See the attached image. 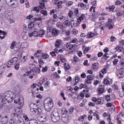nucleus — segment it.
I'll return each mask as SVG.
<instances>
[{"instance_id": "5701e85b", "label": "nucleus", "mask_w": 124, "mask_h": 124, "mask_svg": "<svg viewBox=\"0 0 124 124\" xmlns=\"http://www.w3.org/2000/svg\"><path fill=\"white\" fill-rule=\"evenodd\" d=\"M60 41H61V40H58L56 42V43L55 44V46L56 47H58L60 46L61 44V43L60 42Z\"/></svg>"}, {"instance_id": "13d9d810", "label": "nucleus", "mask_w": 124, "mask_h": 124, "mask_svg": "<svg viewBox=\"0 0 124 124\" xmlns=\"http://www.w3.org/2000/svg\"><path fill=\"white\" fill-rule=\"evenodd\" d=\"M4 104V103L3 101H1L0 102V110H1L2 108L3 107V105Z\"/></svg>"}, {"instance_id": "9b49d317", "label": "nucleus", "mask_w": 124, "mask_h": 124, "mask_svg": "<svg viewBox=\"0 0 124 124\" xmlns=\"http://www.w3.org/2000/svg\"><path fill=\"white\" fill-rule=\"evenodd\" d=\"M29 124H39L38 123V121L35 119H31L29 120Z\"/></svg>"}, {"instance_id": "6ab92c4d", "label": "nucleus", "mask_w": 124, "mask_h": 124, "mask_svg": "<svg viewBox=\"0 0 124 124\" xmlns=\"http://www.w3.org/2000/svg\"><path fill=\"white\" fill-rule=\"evenodd\" d=\"M46 119L45 116H41L40 117V120L41 122H44L46 121Z\"/></svg>"}, {"instance_id": "393cba45", "label": "nucleus", "mask_w": 124, "mask_h": 124, "mask_svg": "<svg viewBox=\"0 0 124 124\" xmlns=\"http://www.w3.org/2000/svg\"><path fill=\"white\" fill-rule=\"evenodd\" d=\"M86 115H84L83 116H81L79 117L78 118V120L80 121H82L84 120V118L85 117H86Z\"/></svg>"}, {"instance_id": "c85d7f7f", "label": "nucleus", "mask_w": 124, "mask_h": 124, "mask_svg": "<svg viewBox=\"0 0 124 124\" xmlns=\"http://www.w3.org/2000/svg\"><path fill=\"white\" fill-rule=\"evenodd\" d=\"M56 25L58 28H59L61 29L62 28V24L61 22L57 23L56 24Z\"/></svg>"}, {"instance_id": "680f3d73", "label": "nucleus", "mask_w": 124, "mask_h": 124, "mask_svg": "<svg viewBox=\"0 0 124 124\" xmlns=\"http://www.w3.org/2000/svg\"><path fill=\"white\" fill-rule=\"evenodd\" d=\"M33 16L31 15H29V16L27 17V18L30 20H31V19H33Z\"/></svg>"}, {"instance_id": "b1692460", "label": "nucleus", "mask_w": 124, "mask_h": 124, "mask_svg": "<svg viewBox=\"0 0 124 124\" xmlns=\"http://www.w3.org/2000/svg\"><path fill=\"white\" fill-rule=\"evenodd\" d=\"M39 36L42 37L43 36L44 33V31L43 30H41L40 32H39Z\"/></svg>"}, {"instance_id": "a18cd8bd", "label": "nucleus", "mask_w": 124, "mask_h": 124, "mask_svg": "<svg viewBox=\"0 0 124 124\" xmlns=\"http://www.w3.org/2000/svg\"><path fill=\"white\" fill-rule=\"evenodd\" d=\"M36 112H38L39 114H41V109L40 108H37L36 109Z\"/></svg>"}, {"instance_id": "09e8293b", "label": "nucleus", "mask_w": 124, "mask_h": 124, "mask_svg": "<svg viewBox=\"0 0 124 124\" xmlns=\"http://www.w3.org/2000/svg\"><path fill=\"white\" fill-rule=\"evenodd\" d=\"M112 88L114 90H118V86L115 85H112Z\"/></svg>"}, {"instance_id": "bb28decb", "label": "nucleus", "mask_w": 124, "mask_h": 124, "mask_svg": "<svg viewBox=\"0 0 124 124\" xmlns=\"http://www.w3.org/2000/svg\"><path fill=\"white\" fill-rule=\"evenodd\" d=\"M52 35H55L57 34L58 31L55 29H53L52 31Z\"/></svg>"}, {"instance_id": "a211bd4d", "label": "nucleus", "mask_w": 124, "mask_h": 124, "mask_svg": "<svg viewBox=\"0 0 124 124\" xmlns=\"http://www.w3.org/2000/svg\"><path fill=\"white\" fill-rule=\"evenodd\" d=\"M11 116L13 118L15 119H16V118L17 117V118H19V117H20V116L19 115L15 113H13L12 114Z\"/></svg>"}, {"instance_id": "bf43d9fd", "label": "nucleus", "mask_w": 124, "mask_h": 124, "mask_svg": "<svg viewBox=\"0 0 124 124\" xmlns=\"http://www.w3.org/2000/svg\"><path fill=\"white\" fill-rule=\"evenodd\" d=\"M11 64H12V63L10 60L7 63V65L8 67H9L10 66Z\"/></svg>"}, {"instance_id": "cd10ccee", "label": "nucleus", "mask_w": 124, "mask_h": 124, "mask_svg": "<svg viewBox=\"0 0 124 124\" xmlns=\"http://www.w3.org/2000/svg\"><path fill=\"white\" fill-rule=\"evenodd\" d=\"M32 10L34 11H36L37 13H38L39 12V8L38 7H34V8L32 9Z\"/></svg>"}, {"instance_id": "a878e982", "label": "nucleus", "mask_w": 124, "mask_h": 124, "mask_svg": "<svg viewBox=\"0 0 124 124\" xmlns=\"http://www.w3.org/2000/svg\"><path fill=\"white\" fill-rule=\"evenodd\" d=\"M41 13L43 14V15L45 16H46L47 15V11L44 10H43L41 11Z\"/></svg>"}, {"instance_id": "864d4df0", "label": "nucleus", "mask_w": 124, "mask_h": 124, "mask_svg": "<svg viewBox=\"0 0 124 124\" xmlns=\"http://www.w3.org/2000/svg\"><path fill=\"white\" fill-rule=\"evenodd\" d=\"M80 80V78L78 77H75V82L77 83L79 82Z\"/></svg>"}, {"instance_id": "9d476101", "label": "nucleus", "mask_w": 124, "mask_h": 124, "mask_svg": "<svg viewBox=\"0 0 124 124\" xmlns=\"http://www.w3.org/2000/svg\"><path fill=\"white\" fill-rule=\"evenodd\" d=\"M104 85H101L99 86V88L98 89L99 93H102L104 91Z\"/></svg>"}, {"instance_id": "2f4dec72", "label": "nucleus", "mask_w": 124, "mask_h": 124, "mask_svg": "<svg viewBox=\"0 0 124 124\" xmlns=\"http://www.w3.org/2000/svg\"><path fill=\"white\" fill-rule=\"evenodd\" d=\"M110 95L108 94L106 96L105 100L107 101H110Z\"/></svg>"}, {"instance_id": "603ef678", "label": "nucleus", "mask_w": 124, "mask_h": 124, "mask_svg": "<svg viewBox=\"0 0 124 124\" xmlns=\"http://www.w3.org/2000/svg\"><path fill=\"white\" fill-rule=\"evenodd\" d=\"M33 23H30L28 25V28L30 29H31L33 27Z\"/></svg>"}, {"instance_id": "e433bc0d", "label": "nucleus", "mask_w": 124, "mask_h": 124, "mask_svg": "<svg viewBox=\"0 0 124 124\" xmlns=\"http://www.w3.org/2000/svg\"><path fill=\"white\" fill-rule=\"evenodd\" d=\"M73 14V12L72 11H70L68 14V15L70 18H71Z\"/></svg>"}, {"instance_id": "39448f33", "label": "nucleus", "mask_w": 124, "mask_h": 124, "mask_svg": "<svg viewBox=\"0 0 124 124\" xmlns=\"http://www.w3.org/2000/svg\"><path fill=\"white\" fill-rule=\"evenodd\" d=\"M18 103L20 107L23 106L24 104L23 98L20 97L18 99Z\"/></svg>"}, {"instance_id": "423d86ee", "label": "nucleus", "mask_w": 124, "mask_h": 124, "mask_svg": "<svg viewBox=\"0 0 124 124\" xmlns=\"http://www.w3.org/2000/svg\"><path fill=\"white\" fill-rule=\"evenodd\" d=\"M98 63L97 62L93 63L92 66V68L93 70H96L98 69Z\"/></svg>"}, {"instance_id": "6e6552de", "label": "nucleus", "mask_w": 124, "mask_h": 124, "mask_svg": "<svg viewBox=\"0 0 124 124\" xmlns=\"http://www.w3.org/2000/svg\"><path fill=\"white\" fill-rule=\"evenodd\" d=\"M96 34H95L92 32H90L86 35V38H90L93 37L94 36H96Z\"/></svg>"}, {"instance_id": "052dcab7", "label": "nucleus", "mask_w": 124, "mask_h": 124, "mask_svg": "<svg viewBox=\"0 0 124 124\" xmlns=\"http://www.w3.org/2000/svg\"><path fill=\"white\" fill-rule=\"evenodd\" d=\"M47 69V66H46L44 68H43L42 70V71L43 72H45L46 71Z\"/></svg>"}, {"instance_id": "2eb2a0df", "label": "nucleus", "mask_w": 124, "mask_h": 124, "mask_svg": "<svg viewBox=\"0 0 124 124\" xmlns=\"http://www.w3.org/2000/svg\"><path fill=\"white\" fill-rule=\"evenodd\" d=\"M118 120H119L120 118L122 120H124V115H123L119 114V115L118 116L116 117Z\"/></svg>"}, {"instance_id": "7c9ffc66", "label": "nucleus", "mask_w": 124, "mask_h": 124, "mask_svg": "<svg viewBox=\"0 0 124 124\" xmlns=\"http://www.w3.org/2000/svg\"><path fill=\"white\" fill-rule=\"evenodd\" d=\"M36 108H32L30 109V110L33 113L35 114L36 112Z\"/></svg>"}, {"instance_id": "6e6d98bb", "label": "nucleus", "mask_w": 124, "mask_h": 124, "mask_svg": "<svg viewBox=\"0 0 124 124\" xmlns=\"http://www.w3.org/2000/svg\"><path fill=\"white\" fill-rule=\"evenodd\" d=\"M122 2L120 1L117 0L115 2V4L117 5H119L121 4Z\"/></svg>"}, {"instance_id": "0eeeda50", "label": "nucleus", "mask_w": 124, "mask_h": 124, "mask_svg": "<svg viewBox=\"0 0 124 124\" xmlns=\"http://www.w3.org/2000/svg\"><path fill=\"white\" fill-rule=\"evenodd\" d=\"M16 121V124H24V122L23 120L20 117Z\"/></svg>"}, {"instance_id": "8fccbe9b", "label": "nucleus", "mask_w": 124, "mask_h": 124, "mask_svg": "<svg viewBox=\"0 0 124 124\" xmlns=\"http://www.w3.org/2000/svg\"><path fill=\"white\" fill-rule=\"evenodd\" d=\"M101 102V100L99 98L97 99L96 103V104H100Z\"/></svg>"}, {"instance_id": "79ce46f5", "label": "nucleus", "mask_w": 124, "mask_h": 124, "mask_svg": "<svg viewBox=\"0 0 124 124\" xmlns=\"http://www.w3.org/2000/svg\"><path fill=\"white\" fill-rule=\"evenodd\" d=\"M108 54L107 53H105L103 56V57L102 58H104L105 60H106L107 59V58L109 57V56H107V55Z\"/></svg>"}, {"instance_id": "f03ea898", "label": "nucleus", "mask_w": 124, "mask_h": 124, "mask_svg": "<svg viewBox=\"0 0 124 124\" xmlns=\"http://www.w3.org/2000/svg\"><path fill=\"white\" fill-rule=\"evenodd\" d=\"M51 117L52 121L54 122H57L59 120L60 117L57 109L54 108V109L51 113Z\"/></svg>"}, {"instance_id": "69168bd1", "label": "nucleus", "mask_w": 124, "mask_h": 124, "mask_svg": "<svg viewBox=\"0 0 124 124\" xmlns=\"http://www.w3.org/2000/svg\"><path fill=\"white\" fill-rule=\"evenodd\" d=\"M64 31L65 32H66L65 34L67 36H69L70 34V32L69 31L67 30L66 31V30L65 29L64 30Z\"/></svg>"}, {"instance_id": "49530a36", "label": "nucleus", "mask_w": 124, "mask_h": 124, "mask_svg": "<svg viewBox=\"0 0 124 124\" xmlns=\"http://www.w3.org/2000/svg\"><path fill=\"white\" fill-rule=\"evenodd\" d=\"M87 78L88 79L90 80L91 81L93 79V77L91 75H90L89 76H87Z\"/></svg>"}, {"instance_id": "473e14b6", "label": "nucleus", "mask_w": 124, "mask_h": 124, "mask_svg": "<svg viewBox=\"0 0 124 124\" xmlns=\"http://www.w3.org/2000/svg\"><path fill=\"white\" fill-rule=\"evenodd\" d=\"M33 36H39V32H38L36 31H34L32 32Z\"/></svg>"}, {"instance_id": "e2e57ef3", "label": "nucleus", "mask_w": 124, "mask_h": 124, "mask_svg": "<svg viewBox=\"0 0 124 124\" xmlns=\"http://www.w3.org/2000/svg\"><path fill=\"white\" fill-rule=\"evenodd\" d=\"M3 119H5L4 123H6L8 122V119L7 116H5L4 117H3Z\"/></svg>"}, {"instance_id": "c756f323", "label": "nucleus", "mask_w": 124, "mask_h": 124, "mask_svg": "<svg viewBox=\"0 0 124 124\" xmlns=\"http://www.w3.org/2000/svg\"><path fill=\"white\" fill-rule=\"evenodd\" d=\"M91 48L90 47H86L85 49L84 50V53L85 54H86V52H87L89 51V50Z\"/></svg>"}, {"instance_id": "dca6fc26", "label": "nucleus", "mask_w": 124, "mask_h": 124, "mask_svg": "<svg viewBox=\"0 0 124 124\" xmlns=\"http://www.w3.org/2000/svg\"><path fill=\"white\" fill-rule=\"evenodd\" d=\"M63 24L65 26H69L70 24V22L68 20H65L63 22Z\"/></svg>"}, {"instance_id": "0e129e2a", "label": "nucleus", "mask_w": 124, "mask_h": 124, "mask_svg": "<svg viewBox=\"0 0 124 124\" xmlns=\"http://www.w3.org/2000/svg\"><path fill=\"white\" fill-rule=\"evenodd\" d=\"M116 38L115 37L112 36L111 37V41L112 42H113L115 40H116Z\"/></svg>"}, {"instance_id": "72a5a7b5", "label": "nucleus", "mask_w": 124, "mask_h": 124, "mask_svg": "<svg viewBox=\"0 0 124 124\" xmlns=\"http://www.w3.org/2000/svg\"><path fill=\"white\" fill-rule=\"evenodd\" d=\"M73 2L72 1H69L68 2L66 3V5L67 6H70L72 5L73 4Z\"/></svg>"}, {"instance_id": "4468645a", "label": "nucleus", "mask_w": 124, "mask_h": 124, "mask_svg": "<svg viewBox=\"0 0 124 124\" xmlns=\"http://www.w3.org/2000/svg\"><path fill=\"white\" fill-rule=\"evenodd\" d=\"M10 60L12 63V64L13 65L17 62V58L16 57H14Z\"/></svg>"}, {"instance_id": "3c124183", "label": "nucleus", "mask_w": 124, "mask_h": 124, "mask_svg": "<svg viewBox=\"0 0 124 124\" xmlns=\"http://www.w3.org/2000/svg\"><path fill=\"white\" fill-rule=\"evenodd\" d=\"M85 82L87 84L89 85L91 84L92 82L91 81L88 79L87 80H86L85 81Z\"/></svg>"}, {"instance_id": "a19ab883", "label": "nucleus", "mask_w": 124, "mask_h": 124, "mask_svg": "<svg viewBox=\"0 0 124 124\" xmlns=\"http://www.w3.org/2000/svg\"><path fill=\"white\" fill-rule=\"evenodd\" d=\"M19 64H17L14 66V68L16 70H18L19 69Z\"/></svg>"}, {"instance_id": "338daca9", "label": "nucleus", "mask_w": 124, "mask_h": 124, "mask_svg": "<svg viewBox=\"0 0 124 124\" xmlns=\"http://www.w3.org/2000/svg\"><path fill=\"white\" fill-rule=\"evenodd\" d=\"M103 54V53L101 52H99L98 53V57H100Z\"/></svg>"}, {"instance_id": "20e7f679", "label": "nucleus", "mask_w": 124, "mask_h": 124, "mask_svg": "<svg viewBox=\"0 0 124 124\" xmlns=\"http://www.w3.org/2000/svg\"><path fill=\"white\" fill-rule=\"evenodd\" d=\"M66 46L67 48L69 49L70 50V51L69 52V53H72L73 52V51L71 49L73 48V47H75L76 45H72L67 43Z\"/></svg>"}, {"instance_id": "ddd939ff", "label": "nucleus", "mask_w": 124, "mask_h": 124, "mask_svg": "<svg viewBox=\"0 0 124 124\" xmlns=\"http://www.w3.org/2000/svg\"><path fill=\"white\" fill-rule=\"evenodd\" d=\"M115 8V6L113 5L111 6H109V7H106V8L107 9H108V10L109 11H113Z\"/></svg>"}, {"instance_id": "c03bdc74", "label": "nucleus", "mask_w": 124, "mask_h": 124, "mask_svg": "<svg viewBox=\"0 0 124 124\" xmlns=\"http://www.w3.org/2000/svg\"><path fill=\"white\" fill-rule=\"evenodd\" d=\"M86 4H85L83 3H81L80 4V7L84 9H85L84 8L85 7Z\"/></svg>"}, {"instance_id": "58836bf2", "label": "nucleus", "mask_w": 124, "mask_h": 124, "mask_svg": "<svg viewBox=\"0 0 124 124\" xmlns=\"http://www.w3.org/2000/svg\"><path fill=\"white\" fill-rule=\"evenodd\" d=\"M107 25L109 29H111L113 27L112 25L111 24H109V23H107Z\"/></svg>"}, {"instance_id": "de8ad7c7", "label": "nucleus", "mask_w": 124, "mask_h": 124, "mask_svg": "<svg viewBox=\"0 0 124 124\" xmlns=\"http://www.w3.org/2000/svg\"><path fill=\"white\" fill-rule=\"evenodd\" d=\"M40 64H44V61L41 59H40L38 60Z\"/></svg>"}, {"instance_id": "1a4fd4ad", "label": "nucleus", "mask_w": 124, "mask_h": 124, "mask_svg": "<svg viewBox=\"0 0 124 124\" xmlns=\"http://www.w3.org/2000/svg\"><path fill=\"white\" fill-rule=\"evenodd\" d=\"M38 70L39 71L38 72L39 73L40 72V69L39 68H34L33 69V70H32L33 72V75H36L37 73V70Z\"/></svg>"}, {"instance_id": "4d7b16f0", "label": "nucleus", "mask_w": 124, "mask_h": 124, "mask_svg": "<svg viewBox=\"0 0 124 124\" xmlns=\"http://www.w3.org/2000/svg\"><path fill=\"white\" fill-rule=\"evenodd\" d=\"M77 41L76 39H72L70 40V42L72 43H76Z\"/></svg>"}, {"instance_id": "412c9836", "label": "nucleus", "mask_w": 124, "mask_h": 124, "mask_svg": "<svg viewBox=\"0 0 124 124\" xmlns=\"http://www.w3.org/2000/svg\"><path fill=\"white\" fill-rule=\"evenodd\" d=\"M49 56L47 54L43 53L42 54V57L45 59H46Z\"/></svg>"}, {"instance_id": "774afa93", "label": "nucleus", "mask_w": 124, "mask_h": 124, "mask_svg": "<svg viewBox=\"0 0 124 124\" xmlns=\"http://www.w3.org/2000/svg\"><path fill=\"white\" fill-rule=\"evenodd\" d=\"M88 105L90 106H94L95 104L92 102H89L88 103Z\"/></svg>"}, {"instance_id": "4be33fe9", "label": "nucleus", "mask_w": 124, "mask_h": 124, "mask_svg": "<svg viewBox=\"0 0 124 124\" xmlns=\"http://www.w3.org/2000/svg\"><path fill=\"white\" fill-rule=\"evenodd\" d=\"M16 42L15 41H13L11 44V46H10V48L11 49L14 48L16 46Z\"/></svg>"}, {"instance_id": "f3484780", "label": "nucleus", "mask_w": 124, "mask_h": 124, "mask_svg": "<svg viewBox=\"0 0 124 124\" xmlns=\"http://www.w3.org/2000/svg\"><path fill=\"white\" fill-rule=\"evenodd\" d=\"M78 10L77 8H75L74 11V14L75 15L78 16L80 15V14L78 12Z\"/></svg>"}, {"instance_id": "f704fd0d", "label": "nucleus", "mask_w": 124, "mask_h": 124, "mask_svg": "<svg viewBox=\"0 0 124 124\" xmlns=\"http://www.w3.org/2000/svg\"><path fill=\"white\" fill-rule=\"evenodd\" d=\"M118 61V59H115L113 61V65H116Z\"/></svg>"}, {"instance_id": "f257e3e1", "label": "nucleus", "mask_w": 124, "mask_h": 124, "mask_svg": "<svg viewBox=\"0 0 124 124\" xmlns=\"http://www.w3.org/2000/svg\"><path fill=\"white\" fill-rule=\"evenodd\" d=\"M15 98V95L14 93L11 91H8L4 94L2 93H0V98L1 101H3L4 99H5L8 102H10Z\"/></svg>"}, {"instance_id": "ea45409f", "label": "nucleus", "mask_w": 124, "mask_h": 124, "mask_svg": "<svg viewBox=\"0 0 124 124\" xmlns=\"http://www.w3.org/2000/svg\"><path fill=\"white\" fill-rule=\"evenodd\" d=\"M109 82V81L107 79H104V80L103 83L105 84H108Z\"/></svg>"}, {"instance_id": "aec40b11", "label": "nucleus", "mask_w": 124, "mask_h": 124, "mask_svg": "<svg viewBox=\"0 0 124 124\" xmlns=\"http://www.w3.org/2000/svg\"><path fill=\"white\" fill-rule=\"evenodd\" d=\"M39 7L41 9H43L45 7V4L43 2H40Z\"/></svg>"}, {"instance_id": "7ed1b4c3", "label": "nucleus", "mask_w": 124, "mask_h": 124, "mask_svg": "<svg viewBox=\"0 0 124 124\" xmlns=\"http://www.w3.org/2000/svg\"><path fill=\"white\" fill-rule=\"evenodd\" d=\"M53 106V104L52 100L48 102L47 103L44 104L45 108L46 111L49 112Z\"/></svg>"}, {"instance_id": "c9c22d12", "label": "nucleus", "mask_w": 124, "mask_h": 124, "mask_svg": "<svg viewBox=\"0 0 124 124\" xmlns=\"http://www.w3.org/2000/svg\"><path fill=\"white\" fill-rule=\"evenodd\" d=\"M78 31L76 29H74L72 31V33L74 35H76L78 33Z\"/></svg>"}, {"instance_id": "37998d69", "label": "nucleus", "mask_w": 124, "mask_h": 124, "mask_svg": "<svg viewBox=\"0 0 124 124\" xmlns=\"http://www.w3.org/2000/svg\"><path fill=\"white\" fill-rule=\"evenodd\" d=\"M106 69L105 68H104L101 70L100 72L102 73L103 74L104 73H106Z\"/></svg>"}, {"instance_id": "f8f14e48", "label": "nucleus", "mask_w": 124, "mask_h": 124, "mask_svg": "<svg viewBox=\"0 0 124 124\" xmlns=\"http://www.w3.org/2000/svg\"><path fill=\"white\" fill-rule=\"evenodd\" d=\"M63 65H64V68L65 71H67L70 69V65L69 64L64 63Z\"/></svg>"}, {"instance_id": "4c0bfd02", "label": "nucleus", "mask_w": 124, "mask_h": 124, "mask_svg": "<svg viewBox=\"0 0 124 124\" xmlns=\"http://www.w3.org/2000/svg\"><path fill=\"white\" fill-rule=\"evenodd\" d=\"M74 108L73 107H71L69 109V112L70 114H71L73 112Z\"/></svg>"}, {"instance_id": "5fc2aeb1", "label": "nucleus", "mask_w": 124, "mask_h": 124, "mask_svg": "<svg viewBox=\"0 0 124 124\" xmlns=\"http://www.w3.org/2000/svg\"><path fill=\"white\" fill-rule=\"evenodd\" d=\"M85 15L84 14H82L80 16L78 17V18H80V19L82 21L84 19V17L85 16Z\"/></svg>"}]
</instances>
